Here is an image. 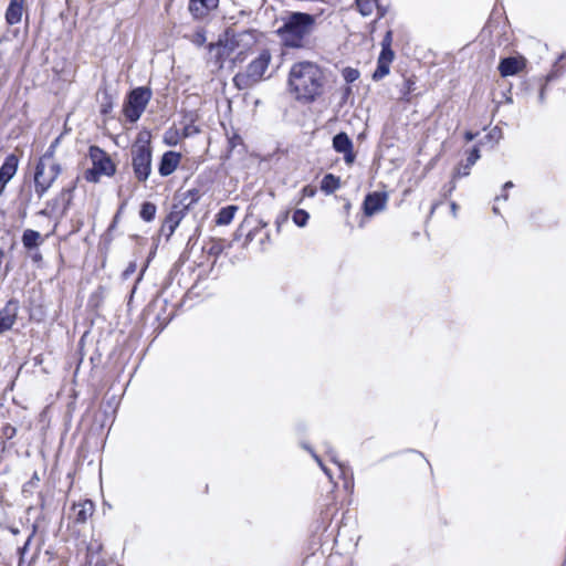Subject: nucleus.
Masks as SVG:
<instances>
[{
  "mask_svg": "<svg viewBox=\"0 0 566 566\" xmlns=\"http://www.w3.org/2000/svg\"><path fill=\"white\" fill-rule=\"evenodd\" d=\"M457 209H458L457 203H455V202H452V203H451V210H452L453 214H455Z\"/></svg>",
  "mask_w": 566,
  "mask_h": 566,
  "instance_id": "56",
  "label": "nucleus"
},
{
  "mask_svg": "<svg viewBox=\"0 0 566 566\" xmlns=\"http://www.w3.org/2000/svg\"><path fill=\"white\" fill-rule=\"evenodd\" d=\"M524 66V63L522 60H518L514 56L504 57L500 61L499 64V72L501 76H512L517 74Z\"/></svg>",
  "mask_w": 566,
  "mask_h": 566,
  "instance_id": "15",
  "label": "nucleus"
},
{
  "mask_svg": "<svg viewBox=\"0 0 566 566\" xmlns=\"http://www.w3.org/2000/svg\"><path fill=\"white\" fill-rule=\"evenodd\" d=\"M394 57H395V53H394L392 49H381L377 61L391 64Z\"/></svg>",
  "mask_w": 566,
  "mask_h": 566,
  "instance_id": "34",
  "label": "nucleus"
},
{
  "mask_svg": "<svg viewBox=\"0 0 566 566\" xmlns=\"http://www.w3.org/2000/svg\"><path fill=\"white\" fill-rule=\"evenodd\" d=\"M455 189V184H454V179L452 178V180L450 181L449 185L444 186L442 191H443V197H448L452 193V191Z\"/></svg>",
  "mask_w": 566,
  "mask_h": 566,
  "instance_id": "43",
  "label": "nucleus"
},
{
  "mask_svg": "<svg viewBox=\"0 0 566 566\" xmlns=\"http://www.w3.org/2000/svg\"><path fill=\"white\" fill-rule=\"evenodd\" d=\"M118 217H119V213H116V214H115V217H114V219H113V221H115V223H117V222H118Z\"/></svg>",
  "mask_w": 566,
  "mask_h": 566,
  "instance_id": "61",
  "label": "nucleus"
},
{
  "mask_svg": "<svg viewBox=\"0 0 566 566\" xmlns=\"http://www.w3.org/2000/svg\"><path fill=\"white\" fill-rule=\"evenodd\" d=\"M20 310L19 300L12 297L0 310V334L10 331L17 322Z\"/></svg>",
  "mask_w": 566,
  "mask_h": 566,
  "instance_id": "9",
  "label": "nucleus"
},
{
  "mask_svg": "<svg viewBox=\"0 0 566 566\" xmlns=\"http://www.w3.org/2000/svg\"><path fill=\"white\" fill-rule=\"evenodd\" d=\"M36 528L38 526L35 524H33L32 526V533L29 535V537L27 538L24 545L22 547L19 548V554H20V557L23 558L24 554L27 553L28 548H29V545L36 532Z\"/></svg>",
  "mask_w": 566,
  "mask_h": 566,
  "instance_id": "37",
  "label": "nucleus"
},
{
  "mask_svg": "<svg viewBox=\"0 0 566 566\" xmlns=\"http://www.w3.org/2000/svg\"><path fill=\"white\" fill-rule=\"evenodd\" d=\"M74 522L84 524L94 512V503L91 500H85L73 506Z\"/></svg>",
  "mask_w": 566,
  "mask_h": 566,
  "instance_id": "17",
  "label": "nucleus"
},
{
  "mask_svg": "<svg viewBox=\"0 0 566 566\" xmlns=\"http://www.w3.org/2000/svg\"><path fill=\"white\" fill-rule=\"evenodd\" d=\"M514 187V184L512 181H506L504 185H503V191H506L507 189H511Z\"/></svg>",
  "mask_w": 566,
  "mask_h": 566,
  "instance_id": "51",
  "label": "nucleus"
},
{
  "mask_svg": "<svg viewBox=\"0 0 566 566\" xmlns=\"http://www.w3.org/2000/svg\"><path fill=\"white\" fill-rule=\"evenodd\" d=\"M315 25V17L306 12H291L277 29V34L284 46L300 49L304 39Z\"/></svg>",
  "mask_w": 566,
  "mask_h": 566,
  "instance_id": "2",
  "label": "nucleus"
},
{
  "mask_svg": "<svg viewBox=\"0 0 566 566\" xmlns=\"http://www.w3.org/2000/svg\"><path fill=\"white\" fill-rule=\"evenodd\" d=\"M2 448L0 449V463L3 461L4 458V450H6V443L1 442Z\"/></svg>",
  "mask_w": 566,
  "mask_h": 566,
  "instance_id": "50",
  "label": "nucleus"
},
{
  "mask_svg": "<svg viewBox=\"0 0 566 566\" xmlns=\"http://www.w3.org/2000/svg\"><path fill=\"white\" fill-rule=\"evenodd\" d=\"M181 159V155L179 153L169 150L166 151L159 161L158 172L163 177H167L171 175L178 167Z\"/></svg>",
  "mask_w": 566,
  "mask_h": 566,
  "instance_id": "12",
  "label": "nucleus"
},
{
  "mask_svg": "<svg viewBox=\"0 0 566 566\" xmlns=\"http://www.w3.org/2000/svg\"><path fill=\"white\" fill-rule=\"evenodd\" d=\"M3 433L4 436L8 438V439H11L13 438V436L15 434V428L12 427V426H7L4 429H3Z\"/></svg>",
  "mask_w": 566,
  "mask_h": 566,
  "instance_id": "44",
  "label": "nucleus"
},
{
  "mask_svg": "<svg viewBox=\"0 0 566 566\" xmlns=\"http://www.w3.org/2000/svg\"><path fill=\"white\" fill-rule=\"evenodd\" d=\"M61 171V165L57 163H50L49 165L43 163L36 164L34 170V191L39 198L46 193Z\"/></svg>",
  "mask_w": 566,
  "mask_h": 566,
  "instance_id": "7",
  "label": "nucleus"
},
{
  "mask_svg": "<svg viewBox=\"0 0 566 566\" xmlns=\"http://www.w3.org/2000/svg\"><path fill=\"white\" fill-rule=\"evenodd\" d=\"M349 486L353 488V482H345V488L348 489Z\"/></svg>",
  "mask_w": 566,
  "mask_h": 566,
  "instance_id": "60",
  "label": "nucleus"
},
{
  "mask_svg": "<svg viewBox=\"0 0 566 566\" xmlns=\"http://www.w3.org/2000/svg\"><path fill=\"white\" fill-rule=\"evenodd\" d=\"M18 164L19 159L15 155L11 154L7 156L0 167V177L9 182L17 172Z\"/></svg>",
  "mask_w": 566,
  "mask_h": 566,
  "instance_id": "18",
  "label": "nucleus"
},
{
  "mask_svg": "<svg viewBox=\"0 0 566 566\" xmlns=\"http://www.w3.org/2000/svg\"><path fill=\"white\" fill-rule=\"evenodd\" d=\"M40 242H41L40 232L32 230V229H27L23 232L22 243L27 250H32V249L36 248L40 244Z\"/></svg>",
  "mask_w": 566,
  "mask_h": 566,
  "instance_id": "22",
  "label": "nucleus"
},
{
  "mask_svg": "<svg viewBox=\"0 0 566 566\" xmlns=\"http://www.w3.org/2000/svg\"><path fill=\"white\" fill-rule=\"evenodd\" d=\"M39 499H40V506L41 509H44L45 506V497L42 493L39 494Z\"/></svg>",
  "mask_w": 566,
  "mask_h": 566,
  "instance_id": "52",
  "label": "nucleus"
},
{
  "mask_svg": "<svg viewBox=\"0 0 566 566\" xmlns=\"http://www.w3.org/2000/svg\"><path fill=\"white\" fill-rule=\"evenodd\" d=\"M554 76H555V75H554L553 73H551V74H548V75H547L546 80H547V81H552V80L554 78Z\"/></svg>",
  "mask_w": 566,
  "mask_h": 566,
  "instance_id": "59",
  "label": "nucleus"
},
{
  "mask_svg": "<svg viewBox=\"0 0 566 566\" xmlns=\"http://www.w3.org/2000/svg\"><path fill=\"white\" fill-rule=\"evenodd\" d=\"M303 448L308 450L312 454V457L315 459V461L318 463V465L321 467V469L324 471V473L329 478V480H332V473H331V470L324 465L322 459L313 451V449L306 444H303Z\"/></svg>",
  "mask_w": 566,
  "mask_h": 566,
  "instance_id": "32",
  "label": "nucleus"
},
{
  "mask_svg": "<svg viewBox=\"0 0 566 566\" xmlns=\"http://www.w3.org/2000/svg\"><path fill=\"white\" fill-rule=\"evenodd\" d=\"M346 83H353L359 77V71L353 67H345L342 72Z\"/></svg>",
  "mask_w": 566,
  "mask_h": 566,
  "instance_id": "31",
  "label": "nucleus"
},
{
  "mask_svg": "<svg viewBox=\"0 0 566 566\" xmlns=\"http://www.w3.org/2000/svg\"><path fill=\"white\" fill-rule=\"evenodd\" d=\"M200 198L199 190L192 189L188 190L182 195V198L179 201H185L187 209L189 210L192 205H195Z\"/></svg>",
  "mask_w": 566,
  "mask_h": 566,
  "instance_id": "30",
  "label": "nucleus"
},
{
  "mask_svg": "<svg viewBox=\"0 0 566 566\" xmlns=\"http://www.w3.org/2000/svg\"><path fill=\"white\" fill-rule=\"evenodd\" d=\"M356 7L364 17H367L374 10L375 0H356Z\"/></svg>",
  "mask_w": 566,
  "mask_h": 566,
  "instance_id": "29",
  "label": "nucleus"
},
{
  "mask_svg": "<svg viewBox=\"0 0 566 566\" xmlns=\"http://www.w3.org/2000/svg\"><path fill=\"white\" fill-rule=\"evenodd\" d=\"M438 206H439V202H436L432 205L431 211H430L431 214L434 212V210L437 209Z\"/></svg>",
  "mask_w": 566,
  "mask_h": 566,
  "instance_id": "58",
  "label": "nucleus"
},
{
  "mask_svg": "<svg viewBox=\"0 0 566 566\" xmlns=\"http://www.w3.org/2000/svg\"><path fill=\"white\" fill-rule=\"evenodd\" d=\"M136 269H137L136 263L130 262L122 274L123 279H125V280L128 279L132 274L135 273Z\"/></svg>",
  "mask_w": 566,
  "mask_h": 566,
  "instance_id": "41",
  "label": "nucleus"
},
{
  "mask_svg": "<svg viewBox=\"0 0 566 566\" xmlns=\"http://www.w3.org/2000/svg\"><path fill=\"white\" fill-rule=\"evenodd\" d=\"M237 211H238V207L234 205H230V206L221 208L216 216V223L218 226L230 224L232 222Z\"/></svg>",
  "mask_w": 566,
  "mask_h": 566,
  "instance_id": "20",
  "label": "nucleus"
},
{
  "mask_svg": "<svg viewBox=\"0 0 566 566\" xmlns=\"http://www.w3.org/2000/svg\"><path fill=\"white\" fill-rule=\"evenodd\" d=\"M493 212L496 213V214L499 213L497 207H495V206L493 207Z\"/></svg>",
  "mask_w": 566,
  "mask_h": 566,
  "instance_id": "63",
  "label": "nucleus"
},
{
  "mask_svg": "<svg viewBox=\"0 0 566 566\" xmlns=\"http://www.w3.org/2000/svg\"><path fill=\"white\" fill-rule=\"evenodd\" d=\"M476 136V133H472V132H465L464 134V138L467 142H471L475 138Z\"/></svg>",
  "mask_w": 566,
  "mask_h": 566,
  "instance_id": "47",
  "label": "nucleus"
},
{
  "mask_svg": "<svg viewBox=\"0 0 566 566\" xmlns=\"http://www.w3.org/2000/svg\"><path fill=\"white\" fill-rule=\"evenodd\" d=\"M327 453H328V455H329L331 461H333L335 464H337V465H338L339 471H340V474H342V475H345V474H346V469H345V467H344V464H343V463H340V462H338V461H337V459H336V452H335V451H333V450H328V451H327Z\"/></svg>",
  "mask_w": 566,
  "mask_h": 566,
  "instance_id": "39",
  "label": "nucleus"
},
{
  "mask_svg": "<svg viewBox=\"0 0 566 566\" xmlns=\"http://www.w3.org/2000/svg\"><path fill=\"white\" fill-rule=\"evenodd\" d=\"M302 193H303L304 197L312 198V197H314L316 195V188L312 187V186H305L302 189Z\"/></svg>",
  "mask_w": 566,
  "mask_h": 566,
  "instance_id": "42",
  "label": "nucleus"
},
{
  "mask_svg": "<svg viewBox=\"0 0 566 566\" xmlns=\"http://www.w3.org/2000/svg\"><path fill=\"white\" fill-rule=\"evenodd\" d=\"M113 108V101L111 95L107 93V91H104V101L101 104V113L102 114H108Z\"/></svg>",
  "mask_w": 566,
  "mask_h": 566,
  "instance_id": "33",
  "label": "nucleus"
},
{
  "mask_svg": "<svg viewBox=\"0 0 566 566\" xmlns=\"http://www.w3.org/2000/svg\"><path fill=\"white\" fill-rule=\"evenodd\" d=\"M253 240V232L250 231L248 234H247V238H245V243H249Z\"/></svg>",
  "mask_w": 566,
  "mask_h": 566,
  "instance_id": "53",
  "label": "nucleus"
},
{
  "mask_svg": "<svg viewBox=\"0 0 566 566\" xmlns=\"http://www.w3.org/2000/svg\"><path fill=\"white\" fill-rule=\"evenodd\" d=\"M415 82L410 78L405 81L406 92L410 93L413 90Z\"/></svg>",
  "mask_w": 566,
  "mask_h": 566,
  "instance_id": "45",
  "label": "nucleus"
},
{
  "mask_svg": "<svg viewBox=\"0 0 566 566\" xmlns=\"http://www.w3.org/2000/svg\"><path fill=\"white\" fill-rule=\"evenodd\" d=\"M243 36L252 38V34L247 31L244 33L234 35L231 40L227 41L226 44L219 43L217 45H210V51L216 50L217 62L220 64V66H222L223 61L226 59L230 57L232 51L234 50L235 46L239 45V42L242 41Z\"/></svg>",
  "mask_w": 566,
  "mask_h": 566,
  "instance_id": "11",
  "label": "nucleus"
},
{
  "mask_svg": "<svg viewBox=\"0 0 566 566\" xmlns=\"http://www.w3.org/2000/svg\"><path fill=\"white\" fill-rule=\"evenodd\" d=\"M7 184H8V181L6 179H3L2 177H0V195L3 192Z\"/></svg>",
  "mask_w": 566,
  "mask_h": 566,
  "instance_id": "49",
  "label": "nucleus"
},
{
  "mask_svg": "<svg viewBox=\"0 0 566 566\" xmlns=\"http://www.w3.org/2000/svg\"><path fill=\"white\" fill-rule=\"evenodd\" d=\"M59 143L60 138L57 137L51 143V145L48 147L45 153L40 157L38 163H43L45 165H49L50 163H55L53 158Z\"/></svg>",
  "mask_w": 566,
  "mask_h": 566,
  "instance_id": "26",
  "label": "nucleus"
},
{
  "mask_svg": "<svg viewBox=\"0 0 566 566\" xmlns=\"http://www.w3.org/2000/svg\"><path fill=\"white\" fill-rule=\"evenodd\" d=\"M151 98V90L139 86L133 88L126 96L123 113L129 123H136L143 115Z\"/></svg>",
  "mask_w": 566,
  "mask_h": 566,
  "instance_id": "6",
  "label": "nucleus"
},
{
  "mask_svg": "<svg viewBox=\"0 0 566 566\" xmlns=\"http://www.w3.org/2000/svg\"><path fill=\"white\" fill-rule=\"evenodd\" d=\"M156 211H157V207L155 203L150 202V201H145L142 203V207H140V211H139V217L146 221V222H150L155 219L156 217Z\"/></svg>",
  "mask_w": 566,
  "mask_h": 566,
  "instance_id": "25",
  "label": "nucleus"
},
{
  "mask_svg": "<svg viewBox=\"0 0 566 566\" xmlns=\"http://www.w3.org/2000/svg\"><path fill=\"white\" fill-rule=\"evenodd\" d=\"M289 85L298 101L313 102L323 90V71L312 62L295 63L290 71Z\"/></svg>",
  "mask_w": 566,
  "mask_h": 566,
  "instance_id": "1",
  "label": "nucleus"
},
{
  "mask_svg": "<svg viewBox=\"0 0 566 566\" xmlns=\"http://www.w3.org/2000/svg\"><path fill=\"white\" fill-rule=\"evenodd\" d=\"M310 219V213L304 209H296L293 212L292 220L297 227H305Z\"/></svg>",
  "mask_w": 566,
  "mask_h": 566,
  "instance_id": "28",
  "label": "nucleus"
},
{
  "mask_svg": "<svg viewBox=\"0 0 566 566\" xmlns=\"http://www.w3.org/2000/svg\"><path fill=\"white\" fill-rule=\"evenodd\" d=\"M188 211L189 210L187 209L185 201H178L177 203L172 205L171 211L165 218L167 224L169 226L167 238H169L175 232L176 228L179 226L180 221L184 219Z\"/></svg>",
  "mask_w": 566,
  "mask_h": 566,
  "instance_id": "13",
  "label": "nucleus"
},
{
  "mask_svg": "<svg viewBox=\"0 0 566 566\" xmlns=\"http://www.w3.org/2000/svg\"><path fill=\"white\" fill-rule=\"evenodd\" d=\"M242 52H238V56L235 59H232L233 61H235L240 55H241Z\"/></svg>",
  "mask_w": 566,
  "mask_h": 566,
  "instance_id": "64",
  "label": "nucleus"
},
{
  "mask_svg": "<svg viewBox=\"0 0 566 566\" xmlns=\"http://www.w3.org/2000/svg\"><path fill=\"white\" fill-rule=\"evenodd\" d=\"M192 42L197 45H202L206 42V34L203 30L197 31L193 35Z\"/></svg>",
  "mask_w": 566,
  "mask_h": 566,
  "instance_id": "40",
  "label": "nucleus"
},
{
  "mask_svg": "<svg viewBox=\"0 0 566 566\" xmlns=\"http://www.w3.org/2000/svg\"><path fill=\"white\" fill-rule=\"evenodd\" d=\"M387 193L380 191H373L366 195L363 202V211L367 217H371L386 208Z\"/></svg>",
  "mask_w": 566,
  "mask_h": 566,
  "instance_id": "10",
  "label": "nucleus"
},
{
  "mask_svg": "<svg viewBox=\"0 0 566 566\" xmlns=\"http://www.w3.org/2000/svg\"><path fill=\"white\" fill-rule=\"evenodd\" d=\"M333 148L336 153L343 154L344 161L346 165L350 166L354 164L356 159V154L354 151L353 140L345 132L337 133L332 140Z\"/></svg>",
  "mask_w": 566,
  "mask_h": 566,
  "instance_id": "8",
  "label": "nucleus"
},
{
  "mask_svg": "<svg viewBox=\"0 0 566 566\" xmlns=\"http://www.w3.org/2000/svg\"><path fill=\"white\" fill-rule=\"evenodd\" d=\"M480 157H481L480 148L478 146H474L470 150V153L465 159V163H461L458 166V168L455 169V171L453 172V179L469 176L472 166L475 165V163L480 159Z\"/></svg>",
  "mask_w": 566,
  "mask_h": 566,
  "instance_id": "14",
  "label": "nucleus"
},
{
  "mask_svg": "<svg viewBox=\"0 0 566 566\" xmlns=\"http://www.w3.org/2000/svg\"><path fill=\"white\" fill-rule=\"evenodd\" d=\"M160 231L163 234H165L167 237V232H169V226L167 224L166 220H164Z\"/></svg>",
  "mask_w": 566,
  "mask_h": 566,
  "instance_id": "48",
  "label": "nucleus"
},
{
  "mask_svg": "<svg viewBox=\"0 0 566 566\" xmlns=\"http://www.w3.org/2000/svg\"><path fill=\"white\" fill-rule=\"evenodd\" d=\"M41 259V255L40 254H35L33 255V260L36 261V260H40Z\"/></svg>",
  "mask_w": 566,
  "mask_h": 566,
  "instance_id": "62",
  "label": "nucleus"
},
{
  "mask_svg": "<svg viewBox=\"0 0 566 566\" xmlns=\"http://www.w3.org/2000/svg\"><path fill=\"white\" fill-rule=\"evenodd\" d=\"M116 224H117V223H115V221H112V223L109 224V227H108L107 231H112V230H114V229L116 228Z\"/></svg>",
  "mask_w": 566,
  "mask_h": 566,
  "instance_id": "57",
  "label": "nucleus"
},
{
  "mask_svg": "<svg viewBox=\"0 0 566 566\" xmlns=\"http://www.w3.org/2000/svg\"><path fill=\"white\" fill-rule=\"evenodd\" d=\"M271 53L269 50H262L261 53L252 60L245 71L239 72L233 77V84L238 90H248L258 84L264 77L270 62Z\"/></svg>",
  "mask_w": 566,
  "mask_h": 566,
  "instance_id": "3",
  "label": "nucleus"
},
{
  "mask_svg": "<svg viewBox=\"0 0 566 566\" xmlns=\"http://www.w3.org/2000/svg\"><path fill=\"white\" fill-rule=\"evenodd\" d=\"M39 481H40L39 474H38V472H34L32 478L27 483L23 484L22 492L23 493L30 492L31 489L36 486Z\"/></svg>",
  "mask_w": 566,
  "mask_h": 566,
  "instance_id": "36",
  "label": "nucleus"
},
{
  "mask_svg": "<svg viewBox=\"0 0 566 566\" xmlns=\"http://www.w3.org/2000/svg\"><path fill=\"white\" fill-rule=\"evenodd\" d=\"M392 31L388 30L381 40V49H391Z\"/></svg>",
  "mask_w": 566,
  "mask_h": 566,
  "instance_id": "38",
  "label": "nucleus"
},
{
  "mask_svg": "<svg viewBox=\"0 0 566 566\" xmlns=\"http://www.w3.org/2000/svg\"><path fill=\"white\" fill-rule=\"evenodd\" d=\"M132 166L134 175L139 182H145L151 172V147L149 140H142L139 136L132 149Z\"/></svg>",
  "mask_w": 566,
  "mask_h": 566,
  "instance_id": "5",
  "label": "nucleus"
},
{
  "mask_svg": "<svg viewBox=\"0 0 566 566\" xmlns=\"http://www.w3.org/2000/svg\"><path fill=\"white\" fill-rule=\"evenodd\" d=\"M340 187L339 177L326 174L321 181V190L326 195L334 193Z\"/></svg>",
  "mask_w": 566,
  "mask_h": 566,
  "instance_id": "21",
  "label": "nucleus"
},
{
  "mask_svg": "<svg viewBox=\"0 0 566 566\" xmlns=\"http://www.w3.org/2000/svg\"><path fill=\"white\" fill-rule=\"evenodd\" d=\"M507 198H509V195L506 192H503L501 196L496 197V200H500V199L507 200Z\"/></svg>",
  "mask_w": 566,
  "mask_h": 566,
  "instance_id": "54",
  "label": "nucleus"
},
{
  "mask_svg": "<svg viewBox=\"0 0 566 566\" xmlns=\"http://www.w3.org/2000/svg\"><path fill=\"white\" fill-rule=\"evenodd\" d=\"M219 0H190L189 11L196 18H202L209 10L218 7Z\"/></svg>",
  "mask_w": 566,
  "mask_h": 566,
  "instance_id": "16",
  "label": "nucleus"
},
{
  "mask_svg": "<svg viewBox=\"0 0 566 566\" xmlns=\"http://www.w3.org/2000/svg\"><path fill=\"white\" fill-rule=\"evenodd\" d=\"M23 1L24 0H10L6 12V20L9 24L13 25L21 21Z\"/></svg>",
  "mask_w": 566,
  "mask_h": 566,
  "instance_id": "19",
  "label": "nucleus"
},
{
  "mask_svg": "<svg viewBox=\"0 0 566 566\" xmlns=\"http://www.w3.org/2000/svg\"><path fill=\"white\" fill-rule=\"evenodd\" d=\"M202 250L210 256L214 258V261L223 252L224 250V241L222 239H210L208 243H206L202 248Z\"/></svg>",
  "mask_w": 566,
  "mask_h": 566,
  "instance_id": "23",
  "label": "nucleus"
},
{
  "mask_svg": "<svg viewBox=\"0 0 566 566\" xmlns=\"http://www.w3.org/2000/svg\"><path fill=\"white\" fill-rule=\"evenodd\" d=\"M73 188L74 187L63 188L60 196L56 199L49 201L48 206L52 207V209H55L60 200L65 202L64 208L62 210V214H64L69 208L70 202H71Z\"/></svg>",
  "mask_w": 566,
  "mask_h": 566,
  "instance_id": "24",
  "label": "nucleus"
},
{
  "mask_svg": "<svg viewBox=\"0 0 566 566\" xmlns=\"http://www.w3.org/2000/svg\"><path fill=\"white\" fill-rule=\"evenodd\" d=\"M389 71H390V64L377 61V67L374 71L371 77H373L374 81H380L386 75L389 74Z\"/></svg>",
  "mask_w": 566,
  "mask_h": 566,
  "instance_id": "27",
  "label": "nucleus"
},
{
  "mask_svg": "<svg viewBox=\"0 0 566 566\" xmlns=\"http://www.w3.org/2000/svg\"><path fill=\"white\" fill-rule=\"evenodd\" d=\"M88 157L92 161V168L84 172V178L88 182H98L102 176L112 177L116 172V165L112 161L109 155L98 146H91Z\"/></svg>",
  "mask_w": 566,
  "mask_h": 566,
  "instance_id": "4",
  "label": "nucleus"
},
{
  "mask_svg": "<svg viewBox=\"0 0 566 566\" xmlns=\"http://www.w3.org/2000/svg\"><path fill=\"white\" fill-rule=\"evenodd\" d=\"M538 101H539V103L545 102V85L541 86L539 94H538Z\"/></svg>",
  "mask_w": 566,
  "mask_h": 566,
  "instance_id": "46",
  "label": "nucleus"
},
{
  "mask_svg": "<svg viewBox=\"0 0 566 566\" xmlns=\"http://www.w3.org/2000/svg\"><path fill=\"white\" fill-rule=\"evenodd\" d=\"M4 256H6L4 250L0 247V280H3L11 270L9 264H6V266L3 268Z\"/></svg>",
  "mask_w": 566,
  "mask_h": 566,
  "instance_id": "35",
  "label": "nucleus"
},
{
  "mask_svg": "<svg viewBox=\"0 0 566 566\" xmlns=\"http://www.w3.org/2000/svg\"><path fill=\"white\" fill-rule=\"evenodd\" d=\"M9 530L13 535L19 534V530L17 527L11 526Z\"/></svg>",
  "mask_w": 566,
  "mask_h": 566,
  "instance_id": "55",
  "label": "nucleus"
}]
</instances>
